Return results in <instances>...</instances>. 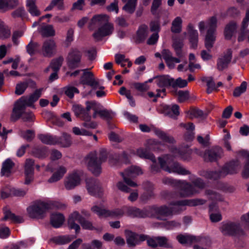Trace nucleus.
Returning a JSON list of instances; mask_svg holds the SVG:
<instances>
[{"instance_id": "8", "label": "nucleus", "mask_w": 249, "mask_h": 249, "mask_svg": "<svg viewBox=\"0 0 249 249\" xmlns=\"http://www.w3.org/2000/svg\"><path fill=\"white\" fill-rule=\"evenodd\" d=\"M48 206L47 202L36 201L27 208L28 214L31 218L42 219L48 210Z\"/></svg>"}, {"instance_id": "25", "label": "nucleus", "mask_w": 249, "mask_h": 249, "mask_svg": "<svg viewBox=\"0 0 249 249\" xmlns=\"http://www.w3.org/2000/svg\"><path fill=\"white\" fill-rule=\"evenodd\" d=\"M81 178L77 172L70 174L66 178L64 185L67 190H71L80 184Z\"/></svg>"}, {"instance_id": "5", "label": "nucleus", "mask_w": 249, "mask_h": 249, "mask_svg": "<svg viewBox=\"0 0 249 249\" xmlns=\"http://www.w3.org/2000/svg\"><path fill=\"white\" fill-rule=\"evenodd\" d=\"M239 168L238 161H232L226 164L218 171H207L203 172V176L206 178L216 180L224 178L227 175L233 174L237 172Z\"/></svg>"}, {"instance_id": "58", "label": "nucleus", "mask_w": 249, "mask_h": 249, "mask_svg": "<svg viewBox=\"0 0 249 249\" xmlns=\"http://www.w3.org/2000/svg\"><path fill=\"white\" fill-rule=\"evenodd\" d=\"M52 240L56 244L63 245L70 242L71 239L69 236H59L53 238Z\"/></svg>"}, {"instance_id": "63", "label": "nucleus", "mask_w": 249, "mask_h": 249, "mask_svg": "<svg viewBox=\"0 0 249 249\" xmlns=\"http://www.w3.org/2000/svg\"><path fill=\"white\" fill-rule=\"evenodd\" d=\"M47 204L48 205V210L54 209L63 210L66 208L65 204L57 201L48 202Z\"/></svg>"}, {"instance_id": "55", "label": "nucleus", "mask_w": 249, "mask_h": 249, "mask_svg": "<svg viewBox=\"0 0 249 249\" xmlns=\"http://www.w3.org/2000/svg\"><path fill=\"white\" fill-rule=\"evenodd\" d=\"M20 136L28 142H31L35 137V131L33 130H20Z\"/></svg>"}, {"instance_id": "26", "label": "nucleus", "mask_w": 249, "mask_h": 249, "mask_svg": "<svg viewBox=\"0 0 249 249\" xmlns=\"http://www.w3.org/2000/svg\"><path fill=\"white\" fill-rule=\"evenodd\" d=\"M90 70L86 69L81 70L83 73L80 79V83L81 84L89 86L91 88V89L89 91L87 94H90L93 89V74L90 71Z\"/></svg>"}, {"instance_id": "7", "label": "nucleus", "mask_w": 249, "mask_h": 249, "mask_svg": "<svg viewBox=\"0 0 249 249\" xmlns=\"http://www.w3.org/2000/svg\"><path fill=\"white\" fill-rule=\"evenodd\" d=\"M109 17L107 15H97L94 16V21H99L102 25L94 34V39L98 40L103 37L110 36L114 31L113 24L109 22Z\"/></svg>"}, {"instance_id": "32", "label": "nucleus", "mask_w": 249, "mask_h": 249, "mask_svg": "<svg viewBox=\"0 0 249 249\" xmlns=\"http://www.w3.org/2000/svg\"><path fill=\"white\" fill-rule=\"evenodd\" d=\"M4 217L2 218V221H6L10 219L12 222L16 223H21L23 222V218L20 216L16 215L12 213L10 210H7L6 208H3Z\"/></svg>"}, {"instance_id": "12", "label": "nucleus", "mask_w": 249, "mask_h": 249, "mask_svg": "<svg viewBox=\"0 0 249 249\" xmlns=\"http://www.w3.org/2000/svg\"><path fill=\"white\" fill-rule=\"evenodd\" d=\"M43 88L36 89L35 92L30 95L29 97L22 96L19 99L16 101L18 103L16 109L18 111H21L24 106L32 107L33 104L36 102L41 96Z\"/></svg>"}, {"instance_id": "64", "label": "nucleus", "mask_w": 249, "mask_h": 249, "mask_svg": "<svg viewBox=\"0 0 249 249\" xmlns=\"http://www.w3.org/2000/svg\"><path fill=\"white\" fill-rule=\"evenodd\" d=\"M161 4V0H154L151 8V12L156 16L160 17L158 12V8Z\"/></svg>"}, {"instance_id": "43", "label": "nucleus", "mask_w": 249, "mask_h": 249, "mask_svg": "<svg viewBox=\"0 0 249 249\" xmlns=\"http://www.w3.org/2000/svg\"><path fill=\"white\" fill-rule=\"evenodd\" d=\"M38 138L41 142L46 144L48 145H54L56 144V137H53L48 134H40L38 135Z\"/></svg>"}, {"instance_id": "21", "label": "nucleus", "mask_w": 249, "mask_h": 249, "mask_svg": "<svg viewBox=\"0 0 249 249\" xmlns=\"http://www.w3.org/2000/svg\"><path fill=\"white\" fill-rule=\"evenodd\" d=\"M223 154L222 148L219 146H215L206 150L203 155L205 161H214L222 157Z\"/></svg>"}, {"instance_id": "23", "label": "nucleus", "mask_w": 249, "mask_h": 249, "mask_svg": "<svg viewBox=\"0 0 249 249\" xmlns=\"http://www.w3.org/2000/svg\"><path fill=\"white\" fill-rule=\"evenodd\" d=\"M114 116L112 112L105 109L100 103L94 101V118L99 116L104 119L110 120Z\"/></svg>"}, {"instance_id": "45", "label": "nucleus", "mask_w": 249, "mask_h": 249, "mask_svg": "<svg viewBox=\"0 0 249 249\" xmlns=\"http://www.w3.org/2000/svg\"><path fill=\"white\" fill-rule=\"evenodd\" d=\"M136 155L141 158L149 159L151 161L155 160V157L146 149L139 148L137 149Z\"/></svg>"}, {"instance_id": "37", "label": "nucleus", "mask_w": 249, "mask_h": 249, "mask_svg": "<svg viewBox=\"0 0 249 249\" xmlns=\"http://www.w3.org/2000/svg\"><path fill=\"white\" fill-rule=\"evenodd\" d=\"M56 144H60L64 147H69L72 143L71 136L66 133H63L59 138L56 137Z\"/></svg>"}, {"instance_id": "50", "label": "nucleus", "mask_w": 249, "mask_h": 249, "mask_svg": "<svg viewBox=\"0 0 249 249\" xmlns=\"http://www.w3.org/2000/svg\"><path fill=\"white\" fill-rule=\"evenodd\" d=\"M84 162L87 169L93 173V153L90 152L85 158Z\"/></svg>"}, {"instance_id": "61", "label": "nucleus", "mask_w": 249, "mask_h": 249, "mask_svg": "<svg viewBox=\"0 0 249 249\" xmlns=\"http://www.w3.org/2000/svg\"><path fill=\"white\" fill-rule=\"evenodd\" d=\"M188 82L187 80L182 79L180 77L177 78L175 80L173 78V82L172 87L173 88L179 87L180 88H183L187 86Z\"/></svg>"}, {"instance_id": "2", "label": "nucleus", "mask_w": 249, "mask_h": 249, "mask_svg": "<svg viewBox=\"0 0 249 249\" xmlns=\"http://www.w3.org/2000/svg\"><path fill=\"white\" fill-rule=\"evenodd\" d=\"M218 24V16L215 14L207 18L206 21H201L198 23V27L201 33H204L207 29L205 37V47L209 51L213 46L216 40V32Z\"/></svg>"}, {"instance_id": "41", "label": "nucleus", "mask_w": 249, "mask_h": 249, "mask_svg": "<svg viewBox=\"0 0 249 249\" xmlns=\"http://www.w3.org/2000/svg\"><path fill=\"white\" fill-rule=\"evenodd\" d=\"M236 28V23L233 21L230 22L226 26L224 30V35L227 39H230L231 38Z\"/></svg>"}, {"instance_id": "9", "label": "nucleus", "mask_w": 249, "mask_h": 249, "mask_svg": "<svg viewBox=\"0 0 249 249\" xmlns=\"http://www.w3.org/2000/svg\"><path fill=\"white\" fill-rule=\"evenodd\" d=\"M77 220L84 229H91L92 228V223L85 219L77 212L75 211L72 213L69 216L68 222L69 228L71 229H74L75 232L78 233L80 231V226L75 223Z\"/></svg>"}, {"instance_id": "42", "label": "nucleus", "mask_w": 249, "mask_h": 249, "mask_svg": "<svg viewBox=\"0 0 249 249\" xmlns=\"http://www.w3.org/2000/svg\"><path fill=\"white\" fill-rule=\"evenodd\" d=\"M36 0H27L26 5L28 7V11L33 16H39L40 12L37 9L36 5Z\"/></svg>"}, {"instance_id": "27", "label": "nucleus", "mask_w": 249, "mask_h": 249, "mask_svg": "<svg viewBox=\"0 0 249 249\" xmlns=\"http://www.w3.org/2000/svg\"><path fill=\"white\" fill-rule=\"evenodd\" d=\"M107 152L105 149H101L98 157L94 158V176H99L101 173V164L107 159Z\"/></svg>"}, {"instance_id": "52", "label": "nucleus", "mask_w": 249, "mask_h": 249, "mask_svg": "<svg viewBox=\"0 0 249 249\" xmlns=\"http://www.w3.org/2000/svg\"><path fill=\"white\" fill-rule=\"evenodd\" d=\"M137 0H128L123 9L128 13L132 14L135 10Z\"/></svg>"}, {"instance_id": "51", "label": "nucleus", "mask_w": 249, "mask_h": 249, "mask_svg": "<svg viewBox=\"0 0 249 249\" xmlns=\"http://www.w3.org/2000/svg\"><path fill=\"white\" fill-rule=\"evenodd\" d=\"M202 81L207 83L208 93H211L213 91L216 89L215 84L211 77H203L202 78Z\"/></svg>"}, {"instance_id": "40", "label": "nucleus", "mask_w": 249, "mask_h": 249, "mask_svg": "<svg viewBox=\"0 0 249 249\" xmlns=\"http://www.w3.org/2000/svg\"><path fill=\"white\" fill-rule=\"evenodd\" d=\"M66 171L67 170L65 167L60 166L58 170L48 179V181L49 183H53L58 181L63 177Z\"/></svg>"}, {"instance_id": "4", "label": "nucleus", "mask_w": 249, "mask_h": 249, "mask_svg": "<svg viewBox=\"0 0 249 249\" xmlns=\"http://www.w3.org/2000/svg\"><path fill=\"white\" fill-rule=\"evenodd\" d=\"M183 46V41L179 39L174 40L173 43V47L176 52V55L178 57H175L173 56L172 53L168 50H163L161 54L163 58L168 67L173 69L175 67L176 63L180 62V58L183 56L182 51V48Z\"/></svg>"}, {"instance_id": "24", "label": "nucleus", "mask_w": 249, "mask_h": 249, "mask_svg": "<svg viewBox=\"0 0 249 249\" xmlns=\"http://www.w3.org/2000/svg\"><path fill=\"white\" fill-rule=\"evenodd\" d=\"M170 151L174 158H180L184 160H189L192 154V150L189 148L179 149L174 145L170 147Z\"/></svg>"}, {"instance_id": "38", "label": "nucleus", "mask_w": 249, "mask_h": 249, "mask_svg": "<svg viewBox=\"0 0 249 249\" xmlns=\"http://www.w3.org/2000/svg\"><path fill=\"white\" fill-rule=\"evenodd\" d=\"M126 242L128 245L135 246L139 244L138 234L129 230L125 231Z\"/></svg>"}, {"instance_id": "10", "label": "nucleus", "mask_w": 249, "mask_h": 249, "mask_svg": "<svg viewBox=\"0 0 249 249\" xmlns=\"http://www.w3.org/2000/svg\"><path fill=\"white\" fill-rule=\"evenodd\" d=\"M220 230L225 235L240 237L245 234L240 224L237 222L223 223L220 228Z\"/></svg>"}, {"instance_id": "16", "label": "nucleus", "mask_w": 249, "mask_h": 249, "mask_svg": "<svg viewBox=\"0 0 249 249\" xmlns=\"http://www.w3.org/2000/svg\"><path fill=\"white\" fill-rule=\"evenodd\" d=\"M178 242L183 245H191L194 243H199L200 245L210 244L209 241L205 238L195 236L189 234H179L177 236Z\"/></svg>"}, {"instance_id": "22", "label": "nucleus", "mask_w": 249, "mask_h": 249, "mask_svg": "<svg viewBox=\"0 0 249 249\" xmlns=\"http://www.w3.org/2000/svg\"><path fill=\"white\" fill-rule=\"evenodd\" d=\"M232 50L228 49L217 60V68L219 71H223L228 67L232 58Z\"/></svg>"}, {"instance_id": "6", "label": "nucleus", "mask_w": 249, "mask_h": 249, "mask_svg": "<svg viewBox=\"0 0 249 249\" xmlns=\"http://www.w3.org/2000/svg\"><path fill=\"white\" fill-rule=\"evenodd\" d=\"M190 180L193 184L187 182L186 181H179L181 183L180 195L183 197L191 196L200 192V190L203 189L205 184L200 178H192Z\"/></svg>"}, {"instance_id": "60", "label": "nucleus", "mask_w": 249, "mask_h": 249, "mask_svg": "<svg viewBox=\"0 0 249 249\" xmlns=\"http://www.w3.org/2000/svg\"><path fill=\"white\" fill-rule=\"evenodd\" d=\"M247 83L246 82H243L240 86L236 88L233 91V96L235 97H238L241 94L244 93L247 89Z\"/></svg>"}, {"instance_id": "49", "label": "nucleus", "mask_w": 249, "mask_h": 249, "mask_svg": "<svg viewBox=\"0 0 249 249\" xmlns=\"http://www.w3.org/2000/svg\"><path fill=\"white\" fill-rule=\"evenodd\" d=\"M182 20L180 17H177L173 21L171 31L174 33H179L181 31V25Z\"/></svg>"}, {"instance_id": "15", "label": "nucleus", "mask_w": 249, "mask_h": 249, "mask_svg": "<svg viewBox=\"0 0 249 249\" xmlns=\"http://www.w3.org/2000/svg\"><path fill=\"white\" fill-rule=\"evenodd\" d=\"M142 174V169L139 167L135 166H131L126 169L124 172L121 173V175L125 183L132 187H136L138 185L130 178L135 177Z\"/></svg>"}, {"instance_id": "33", "label": "nucleus", "mask_w": 249, "mask_h": 249, "mask_svg": "<svg viewBox=\"0 0 249 249\" xmlns=\"http://www.w3.org/2000/svg\"><path fill=\"white\" fill-rule=\"evenodd\" d=\"M51 223L52 225L55 228H59L64 223L65 217L63 214L60 213H53L51 215Z\"/></svg>"}, {"instance_id": "18", "label": "nucleus", "mask_w": 249, "mask_h": 249, "mask_svg": "<svg viewBox=\"0 0 249 249\" xmlns=\"http://www.w3.org/2000/svg\"><path fill=\"white\" fill-rule=\"evenodd\" d=\"M81 56V52L77 49H71L67 57L68 67L71 69H75L78 67L80 65Z\"/></svg>"}, {"instance_id": "57", "label": "nucleus", "mask_w": 249, "mask_h": 249, "mask_svg": "<svg viewBox=\"0 0 249 249\" xmlns=\"http://www.w3.org/2000/svg\"><path fill=\"white\" fill-rule=\"evenodd\" d=\"M206 195L209 197L210 199L212 200H215L217 201H222L224 200V198L222 196L212 190H206Z\"/></svg>"}, {"instance_id": "28", "label": "nucleus", "mask_w": 249, "mask_h": 249, "mask_svg": "<svg viewBox=\"0 0 249 249\" xmlns=\"http://www.w3.org/2000/svg\"><path fill=\"white\" fill-rule=\"evenodd\" d=\"M187 31L189 37L190 42L191 44V47L196 49L197 46L198 34L197 31L195 29L194 25L189 23L187 26Z\"/></svg>"}, {"instance_id": "54", "label": "nucleus", "mask_w": 249, "mask_h": 249, "mask_svg": "<svg viewBox=\"0 0 249 249\" xmlns=\"http://www.w3.org/2000/svg\"><path fill=\"white\" fill-rule=\"evenodd\" d=\"M63 60L64 58L62 56H59L56 59H54L52 60L50 67L54 71L57 72L62 66Z\"/></svg>"}, {"instance_id": "36", "label": "nucleus", "mask_w": 249, "mask_h": 249, "mask_svg": "<svg viewBox=\"0 0 249 249\" xmlns=\"http://www.w3.org/2000/svg\"><path fill=\"white\" fill-rule=\"evenodd\" d=\"M32 154L38 159H45L48 155L47 148L45 146H36L33 148Z\"/></svg>"}, {"instance_id": "53", "label": "nucleus", "mask_w": 249, "mask_h": 249, "mask_svg": "<svg viewBox=\"0 0 249 249\" xmlns=\"http://www.w3.org/2000/svg\"><path fill=\"white\" fill-rule=\"evenodd\" d=\"M187 117L190 119L194 118L203 117L205 118L206 115H204L203 111L198 109H193L187 112Z\"/></svg>"}, {"instance_id": "44", "label": "nucleus", "mask_w": 249, "mask_h": 249, "mask_svg": "<svg viewBox=\"0 0 249 249\" xmlns=\"http://www.w3.org/2000/svg\"><path fill=\"white\" fill-rule=\"evenodd\" d=\"M94 213L100 218H106L109 217L110 211L107 209L104 206H94Z\"/></svg>"}, {"instance_id": "34", "label": "nucleus", "mask_w": 249, "mask_h": 249, "mask_svg": "<svg viewBox=\"0 0 249 249\" xmlns=\"http://www.w3.org/2000/svg\"><path fill=\"white\" fill-rule=\"evenodd\" d=\"M18 4V0H0V10L6 11L13 9Z\"/></svg>"}, {"instance_id": "48", "label": "nucleus", "mask_w": 249, "mask_h": 249, "mask_svg": "<svg viewBox=\"0 0 249 249\" xmlns=\"http://www.w3.org/2000/svg\"><path fill=\"white\" fill-rule=\"evenodd\" d=\"M155 133L156 135L165 142L173 143L175 142L174 139L172 136L160 130H156Z\"/></svg>"}, {"instance_id": "29", "label": "nucleus", "mask_w": 249, "mask_h": 249, "mask_svg": "<svg viewBox=\"0 0 249 249\" xmlns=\"http://www.w3.org/2000/svg\"><path fill=\"white\" fill-rule=\"evenodd\" d=\"M15 165V163L10 159H6L2 164L1 176L9 177L12 173V169Z\"/></svg>"}, {"instance_id": "46", "label": "nucleus", "mask_w": 249, "mask_h": 249, "mask_svg": "<svg viewBox=\"0 0 249 249\" xmlns=\"http://www.w3.org/2000/svg\"><path fill=\"white\" fill-rule=\"evenodd\" d=\"M40 33L43 37L53 36L55 35V31L51 25H44L41 27Z\"/></svg>"}, {"instance_id": "20", "label": "nucleus", "mask_w": 249, "mask_h": 249, "mask_svg": "<svg viewBox=\"0 0 249 249\" xmlns=\"http://www.w3.org/2000/svg\"><path fill=\"white\" fill-rule=\"evenodd\" d=\"M86 107L84 108L81 118L84 121L83 125L88 128H93V122L91 121V116L90 115L89 111L93 107V103L92 102L87 101L86 103Z\"/></svg>"}, {"instance_id": "1", "label": "nucleus", "mask_w": 249, "mask_h": 249, "mask_svg": "<svg viewBox=\"0 0 249 249\" xmlns=\"http://www.w3.org/2000/svg\"><path fill=\"white\" fill-rule=\"evenodd\" d=\"M206 200L201 198L185 199L170 203V207L166 205L155 206L152 210L155 212V218L160 220H166L168 217L180 213L185 210V206L194 207L205 204Z\"/></svg>"}, {"instance_id": "31", "label": "nucleus", "mask_w": 249, "mask_h": 249, "mask_svg": "<svg viewBox=\"0 0 249 249\" xmlns=\"http://www.w3.org/2000/svg\"><path fill=\"white\" fill-rule=\"evenodd\" d=\"M148 34V28L145 25H141L136 34L135 39L137 43L143 42L147 37Z\"/></svg>"}, {"instance_id": "56", "label": "nucleus", "mask_w": 249, "mask_h": 249, "mask_svg": "<svg viewBox=\"0 0 249 249\" xmlns=\"http://www.w3.org/2000/svg\"><path fill=\"white\" fill-rule=\"evenodd\" d=\"M35 160L32 159H27L24 164V173L34 174Z\"/></svg>"}, {"instance_id": "62", "label": "nucleus", "mask_w": 249, "mask_h": 249, "mask_svg": "<svg viewBox=\"0 0 249 249\" xmlns=\"http://www.w3.org/2000/svg\"><path fill=\"white\" fill-rule=\"evenodd\" d=\"M39 45L37 42L31 41L26 46L27 53L32 55L35 53L37 50Z\"/></svg>"}, {"instance_id": "17", "label": "nucleus", "mask_w": 249, "mask_h": 249, "mask_svg": "<svg viewBox=\"0 0 249 249\" xmlns=\"http://www.w3.org/2000/svg\"><path fill=\"white\" fill-rule=\"evenodd\" d=\"M57 52V45L53 39H46L42 43L41 53L46 57H52Z\"/></svg>"}, {"instance_id": "11", "label": "nucleus", "mask_w": 249, "mask_h": 249, "mask_svg": "<svg viewBox=\"0 0 249 249\" xmlns=\"http://www.w3.org/2000/svg\"><path fill=\"white\" fill-rule=\"evenodd\" d=\"M155 206L145 208L142 210L134 207H124L125 213L129 216L132 217L144 218L151 217L155 218V212L152 209Z\"/></svg>"}, {"instance_id": "39", "label": "nucleus", "mask_w": 249, "mask_h": 249, "mask_svg": "<svg viewBox=\"0 0 249 249\" xmlns=\"http://www.w3.org/2000/svg\"><path fill=\"white\" fill-rule=\"evenodd\" d=\"M164 114L174 119H176L179 115V107L178 105H174L172 106H167L164 107Z\"/></svg>"}, {"instance_id": "47", "label": "nucleus", "mask_w": 249, "mask_h": 249, "mask_svg": "<svg viewBox=\"0 0 249 249\" xmlns=\"http://www.w3.org/2000/svg\"><path fill=\"white\" fill-rule=\"evenodd\" d=\"M10 35V30L8 26L0 19V38L2 39L7 38Z\"/></svg>"}, {"instance_id": "3", "label": "nucleus", "mask_w": 249, "mask_h": 249, "mask_svg": "<svg viewBox=\"0 0 249 249\" xmlns=\"http://www.w3.org/2000/svg\"><path fill=\"white\" fill-rule=\"evenodd\" d=\"M173 156L170 155H165L159 157V162L160 167L169 173H175L180 175H186L190 174L189 170L179 163L173 161Z\"/></svg>"}, {"instance_id": "19", "label": "nucleus", "mask_w": 249, "mask_h": 249, "mask_svg": "<svg viewBox=\"0 0 249 249\" xmlns=\"http://www.w3.org/2000/svg\"><path fill=\"white\" fill-rule=\"evenodd\" d=\"M147 243L148 246L152 248L158 247L172 248V244L169 242L168 239L164 236H157L151 238L149 237L147 239Z\"/></svg>"}, {"instance_id": "30", "label": "nucleus", "mask_w": 249, "mask_h": 249, "mask_svg": "<svg viewBox=\"0 0 249 249\" xmlns=\"http://www.w3.org/2000/svg\"><path fill=\"white\" fill-rule=\"evenodd\" d=\"M210 218L212 222H217L222 219V215L217 205L212 203L209 206Z\"/></svg>"}, {"instance_id": "13", "label": "nucleus", "mask_w": 249, "mask_h": 249, "mask_svg": "<svg viewBox=\"0 0 249 249\" xmlns=\"http://www.w3.org/2000/svg\"><path fill=\"white\" fill-rule=\"evenodd\" d=\"M155 82L157 86L161 89L156 90V96L163 98L166 95V88L172 86L173 78L167 75H160L156 76Z\"/></svg>"}, {"instance_id": "59", "label": "nucleus", "mask_w": 249, "mask_h": 249, "mask_svg": "<svg viewBox=\"0 0 249 249\" xmlns=\"http://www.w3.org/2000/svg\"><path fill=\"white\" fill-rule=\"evenodd\" d=\"M104 191L99 182L94 180V197L101 198L104 200Z\"/></svg>"}, {"instance_id": "35", "label": "nucleus", "mask_w": 249, "mask_h": 249, "mask_svg": "<svg viewBox=\"0 0 249 249\" xmlns=\"http://www.w3.org/2000/svg\"><path fill=\"white\" fill-rule=\"evenodd\" d=\"M101 81L94 78V94L97 98H103L106 96L107 93Z\"/></svg>"}, {"instance_id": "14", "label": "nucleus", "mask_w": 249, "mask_h": 249, "mask_svg": "<svg viewBox=\"0 0 249 249\" xmlns=\"http://www.w3.org/2000/svg\"><path fill=\"white\" fill-rule=\"evenodd\" d=\"M18 103H15L11 116V120L12 121L16 122L20 118H21L23 122H31L34 121L35 117L33 113L30 111H25V108L27 106H24L21 111H18L16 109Z\"/></svg>"}]
</instances>
